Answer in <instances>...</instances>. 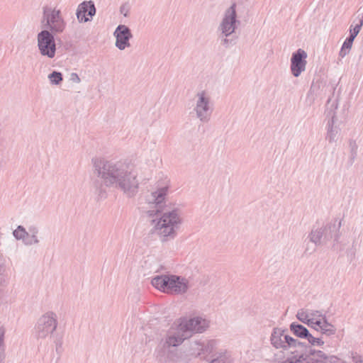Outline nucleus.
<instances>
[{"mask_svg":"<svg viewBox=\"0 0 363 363\" xmlns=\"http://www.w3.org/2000/svg\"><path fill=\"white\" fill-rule=\"evenodd\" d=\"M92 162L94 173L98 177L93 182L98 200L107 197L108 187L122 191L128 198L137 194L139 189L137 176L124 163L98 158L92 159Z\"/></svg>","mask_w":363,"mask_h":363,"instance_id":"nucleus-1","label":"nucleus"},{"mask_svg":"<svg viewBox=\"0 0 363 363\" xmlns=\"http://www.w3.org/2000/svg\"><path fill=\"white\" fill-rule=\"evenodd\" d=\"M287 330L274 328L270 336V343L276 349L287 351L290 354L279 363H340V358L328 354L322 350L312 349L304 342L286 334Z\"/></svg>","mask_w":363,"mask_h":363,"instance_id":"nucleus-2","label":"nucleus"},{"mask_svg":"<svg viewBox=\"0 0 363 363\" xmlns=\"http://www.w3.org/2000/svg\"><path fill=\"white\" fill-rule=\"evenodd\" d=\"M169 190L168 186L158 188L156 191L152 192L148 200L150 203L155 205V209L149 210L147 214L150 217L160 214L161 216L153 228L151 233H155L160 240L167 242L174 239L177 236V230L180 228L182 220L179 216V210L178 208H167L164 205L165 197Z\"/></svg>","mask_w":363,"mask_h":363,"instance_id":"nucleus-3","label":"nucleus"},{"mask_svg":"<svg viewBox=\"0 0 363 363\" xmlns=\"http://www.w3.org/2000/svg\"><path fill=\"white\" fill-rule=\"evenodd\" d=\"M209 327V322L201 317H194L189 319L184 318L178 325L174 332H168L165 339L161 341L164 347L170 349L182 344L184 340L190 337L193 333H202Z\"/></svg>","mask_w":363,"mask_h":363,"instance_id":"nucleus-4","label":"nucleus"},{"mask_svg":"<svg viewBox=\"0 0 363 363\" xmlns=\"http://www.w3.org/2000/svg\"><path fill=\"white\" fill-rule=\"evenodd\" d=\"M152 285L159 291L167 294L179 295L186 293L189 287L187 279L176 274L157 275L152 279Z\"/></svg>","mask_w":363,"mask_h":363,"instance_id":"nucleus-5","label":"nucleus"},{"mask_svg":"<svg viewBox=\"0 0 363 363\" xmlns=\"http://www.w3.org/2000/svg\"><path fill=\"white\" fill-rule=\"evenodd\" d=\"M57 317L56 313L48 311L42 315L34 327L35 337L39 339H45L51 337L57 327Z\"/></svg>","mask_w":363,"mask_h":363,"instance_id":"nucleus-6","label":"nucleus"},{"mask_svg":"<svg viewBox=\"0 0 363 363\" xmlns=\"http://www.w3.org/2000/svg\"><path fill=\"white\" fill-rule=\"evenodd\" d=\"M44 21L45 26L53 35L63 33L67 25L60 10L48 6L43 7V22Z\"/></svg>","mask_w":363,"mask_h":363,"instance_id":"nucleus-7","label":"nucleus"},{"mask_svg":"<svg viewBox=\"0 0 363 363\" xmlns=\"http://www.w3.org/2000/svg\"><path fill=\"white\" fill-rule=\"evenodd\" d=\"M38 48L42 56L52 59L57 51L55 35L48 30H42L37 35Z\"/></svg>","mask_w":363,"mask_h":363,"instance_id":"nucleus-8","label":"nucleus"},{"mask_svg":"<svg viewBox=\"0 0 363 363\" xmlns=\"http://www.w3.org/2000/svg\"><path fill=\"white\" fill-rule=\"evenodd\" d=\"M340 228L341 220L337 222L336 219L322 227L324 241L327 244L328 242L333 240V244L331 249L335 252H341L344 250L345 247V245H342L339 241L341 235L340 231Z\"/></svg>","mask_w":363,"mask_h":363,"instance_id":"nucleus-9","label":"nucleus"},{"mask_svg":"<svg viewBox=\"0 0 363 363\" xmlns=\"http://www.w3.org/2000/svg\"><path fill=\"white\" fill-rule=\"evenodd\" d=\"M240 21L237 19L236 4L233 3L224 13V17L220 24L219 28L225 37H230Z\"/></svg>","mask_w":363,"mask_h":363,"instance_id":"nucleus-10","label":"nucleus"},{"mask_svg":"<svg viewBox=\"0 0 363 363\" xmlns=\"http://www.w3.org/2000/svg\"><path fill=\"white\" fill-rule=\"evenodd\" d=\"M198 98L194 108L196 117L203 123H207L210 121L213 112V108L211 106V99L205 91L198 92Z\"/></svg>","mask_w":363,"mask_h":363,"instance_id":"nucleus-11","label":"nucleus"},{"mask_svg":"<svg viewBox=\"0 0 363 363\" xmlns=\"http://www.w3.org/2000/svg\"><path fill=\"white\" fill-rule=\"evenodd\" d=\"M307 53L303 49H298L292 53L290 69L294 77H298L306 69Z\"/></svg>","mask_w":363,"mask_h":363,"instance_id":"nucleus-12","label":"nucleus"},{"mask_svg":"<svg viewBox=\"0 0 363 363\" xmlns=\"http://www.w3.org/2000/svg\"><path fill=\"white\" fill-rule=\"evenodd\" d=\"M113 35L116 38L115 45L120 50H123L130 46V40L133 38L131 30L125 25H118Z\"/></svg>","mask_w":363,"mask_h":363,"instance_id":"nucleus-13","label":"nucleus"},{"mask_svg":"<svg viewBox=\"0 0 363 363\" xmlns=\"http://www.w3.org/2000/svg\"><path fill=\"white\" fill-rule=\"evenodd\" d=\"M96 9L93 1H84L80 3L76 11V16L79 23L91 21L96 15Z\"/></svg>","mask_w":363,"mask_h":363,"instance_id":"nucleus-14","label":"nucleus"},{"mask_svg":"<svg viewBox=\"0 0 363 363\" xmlns=\"http://www.w3.org/2000/svg\"><path fill=\"white\" fill-rule=\"evenodd\" d=\"M13 236L17 240H22L27 246L38 245L40 242L38 235L28 234L27 230L23 225H18L13 233Z\"/></svg>","mask_w":363,"mask_h":363,"instance_id":"nucleus-15","label":"nucleus"},{"mask_svg":"<svg viewBox=\"0 0 363 363\" xmlns=\"http://www.w3.org/2000/svg\"><path fill=\"white\" fill-rule=\"evenodd\" d=\"M330 116L327 123V135L325 139L332 143L336 141L337 135L339 133L340 129L337 125H335L337 118L335 113L330 110L327 114V117Z\"/></svg>","mask_w":363,"mask_h":363,"instance_id":"nucleus-16","label":"nucleus"},{"mask_svg":"<svg viewBox=\"0 0 363 363\" xmlns=\"http://www.w3.org/2000/svg\"><path fill=\"white\" fill-rule=\"evenodd\" d=\"M156 359L160 363H167L169 361L174 360L176 355L174 351L171 350L167 347H164V344L160 342L155 352Z\"/></svg>","mask_w":363,"mask_h":363,"instance_id":"nucleus-17","label":"nucleus"},{"mask_svg":"<svg viewBox=\"0 0 363 363\" xmlns=\"http://www.w3.org/2000/svg\"><path fill=\"white\" fill-rule=\"evenodd\" d=\"M208 363H233V359L231 354L226 350L220 349L215 354H213L211 358L203 357Z\"/></svg>","mask_w":363,"mask_h":363,"instance_id":"nucleus-18","label":"nucleus"},{"mask_svg":"<svg viewBox=\"0 0 363 363\" xmlns=\"http://www.w3.org/2000/svg\"><path fill=\"white\" fill-rule=\"evenodd\" d=\"M217 347V340H202V347L201 350V355H204V357H208V355H211V358L213 356V354H215L217 351H216Z\"/></svg>","mask_w":363,"mask_h":363,"instance_id":"nucleus-19","label":"nucleus"},{"mask_svg":"<svg viewBox=\"0 0 363 363\" xmlns=\"http://www.w3.org/2000/svg\"><path fill=\"white\" fill-rule=\"evenodd\" d=\"M308 238L311 242L315 245V246L327 245L323 240V231L322 228L311 230Z\"/></svg>","mask_w":363,"mask_h":363,"instance_id":"nucleus-20","label":"nucleus"},{"mask_svg":"<svg viewBox=\"0 0 363 363\" xmlns=\"http://www.w3.org/2000/svg\"><path fill=\"white\" fill-rule=\"evenodd\" d=\"M289 330L293 335L302 339L308 335L309 331L305 326L297 322L291 323L289 325Z\"/></svg>","mask_w":363,"mask_h":363,"instance_id":"nucleus-21","label":"nucleus"},{"mask_svg":"<svg viewBox=\"0 0 363 363\" xmlns=\"http://www.w3.org/2000/svg\"><path fill=\"white\" fill-rule=\"evenodd\" d=\"M358 23L352 28V25L350 28V37L352 38H355L357 35L359 34L362 26L363 25V13H359L357 15Z\"/></svg>","mask_w":363,"mask_h":363,"instance_id":"nucleus-22","label":"nucleus"},{"mask_svg":"<svg viewBox=\"0 0 363 363\" xmlns=\"http://www.w3.org/2000/svg\"><path fill=\"white\" fill-rule=\"evenodd\" d=\"M349 146L350 148V158L348 160L347 164L348 166H352L357 156V149L358 146L356 143V142L353 140H350L349 141Z\"/></svg>","mask_w":363,"mask_h":363,"instance_id":"nucleus-23","label":"nucleus"},{"mask_svg":"<svg viewBox=\"0 0 363 363\" xmlns=\"http://www.w3.org/2000/svg\"><path fill=\"white\" fill-rule=\"evenodd\" d=\"M201 347H202V340H201L191 342V345H190V348H189L190 354L192 356H194L196 357H201Z\"/></svg>","mask_w":363,"mask_h":363,"instance_id":"nucleus-24","label":"nucleus"},{"mask_svg":"<svg viewBox=\"0 0 363 363\" xmlns=\"http://www.w3.org/2000/svg\"><path fill=\"white\" fill-rule=\"evenodd\" d=\"M48 78L52 84L58 85L63 80L62 74L57 71H53L48 75Z\"/></svg>","mask_w":363,"mask_h":363,"instance_id":"nucleus-25","label":"nucleus"},{"mask_svg":"<svg viewBox=\"0 0 363 363\" xmlns=\"http://www.w3.org/2000/svg\"><path fill=\"white\" fill-rule=\"evenodd\" d=\"M296 318L299 321L304 324H306L307 323V320H308L309 319L308 314L303 309H301L298 311L296 314Z\"/></svg>","mask_w":363,"mask_h":363,"instance_id":"nucleus-26","label":"nucleus"},{"mask_svg":"<svg viewBox=\"0 0 363 363\" xmlns=\"http://www.w3.org/2000/svg\"><path fill=\"white\" fill-rule=\"evenodd\" d=\"M236 40H237V37L236 38H230L229 37H225V38H223L222 40V45L225 48H228L230 46L235 45L236 44Z\"/></svg>","mask_w":363,"mask_h":363,"instance_id":"nucleus-27","label":"nucleus"},{"mask_svg":"<svg viewBox=\"0 0 363 363\" xmlns=\"http://www.w3.org/2000/svg\"><path fill=\"white\" fill-rule=\"evenodd\" d=\"M354 40V39L352 38V37H350V36L347 37L346 39L345 40L343 44L342 45V47L344 48V49L350 50L352 48Z\"/></svg>","mask_w":363,"mask_h":363,"instance_id":"nucleus-28","label":"nucleus"},{"mask_svg":"<svg viewBox=\"0 0 363 363\" xmlns=\"http://www.w3.org/2000/svg\"><path fill=\"white\" fill-rule=\"evenodd\" d=\"M315 337L313 335H312L309 331H308V335H306V337L303 338V339H306L308 340V344H306V342H304L306 345L308 346H310L312 349L313 348V346H315Z\"/></svg>","mask_w":363,"mask_h":363,"instance_id":"nucleus-29","label":"nucleus"},{"mask_svg":"<svg viewBox=\"0 0 363 363\" xmlns=\"http://www.w3.org/2000/svg\"><path fill=\"white\" fill-rule=\"evenodd\" d=\"M315 337L313 335H312L309 331H308V335H306V337L303 338V339H306L308 340V344H306V342H304L306 345L308 346H310L312 349L313 348V346H315Z\"/></svg>","mask_w":363,"mask_h":363,"instance_id":"nucleus-30","label":"nucleus"},{"mask_svg":"<svg viewBox=\"0 0 363 363\" xmlns=\"http://www.w3.org/2000/svg\"><path fill=\"white\" fill-rule=\"evenodd\" d=\"M315 337L313 335H312L309 331H308V335H306V337L303 338V339H306L308 340V344H306V342H304L306 345L308 346H310L312 349L313 348V346H315Z\"/></svg>","mask_w":363,"mask_h":363,"instance_id":"nucleus-31","label":"nucleus"},{"mask_svg":"<svg viewBox=\"0 0 363 363\" xmlns=\"http://www.w3.org/2000/svg\"><path fill=\"white\" fill-rule=\"evenodd\" d=\"M336 328H323L320 330L322 335H325L328 337L332 336L336 333Z\"/></svg>","mask_w":363,"mask_h":363,"instance_id":"nucleus-32","label":"nucleus"},{"mask_svg":"<svg viewBox=\"0 0 363 363\" xmlns=\"http://www.w3.org/2000/svg\"><path fill=\"white\" fill-rule=\"evenodd\" d=\"M351 357L354 363H363V357L357 352H352L351 353Z\"/></svg>","mask_w":363,"mask_h":363,"instance_id":"nucleus-33","label":"nucleus"},{"mask_svg":"<svg viewBox=\"0 0 363 363\" xmlns=\"http://www.w3.org/2000/svg\"><path fill=\"white\" fill-rule=\"evenodd\" d=\"M318 316L323 318V323H322L323 328H335L333 324H331L330 323H329L328 321V319L325 315H322V314L319 313Z\"/></svg>","mask_w":363,"mask_h":363,"instance_id":"nucleus-34","label":"nucleus"},{"mask_svg":"<svg viewBox=\"0 0 363 363\" xmlns=\"http://www.w3.org/2000/svg\"><path fill=\"white\" fill-rule=\"evenodd\" d=\"M54 342L55 344V347H56V352L57 353H60L61 351V348H62V337H55V340H54Z\"/></svg>","mask_w":363,"mask_h":363,"instance_id":"nucleus-35","label":"nucleus"},{"mask_svg":"<svg viewBox=\"0 0 363 363\" xmlns=\"http://www.w3.org/2000/svg\"><path fill=\"white\" fill-rule=\"evenodd\" d=\"M28 234L38 235L39 233V229L36 225H30L27 231Z\"/></svg>","mask_w":363,"mask_h":363,"instance_id":"nucleus-36","label":"nucleus"},{"mask_svg":"<svg viewBox=\"0 0 363 363\" xmlns=\"http://www.w3.org/2000/svg\"><path fill=\"white\" fill-rule=\"evenodd\" d=\"M308 327L314 329L315 331L318 332V329L315 328V319L314 318H309L308 320H307V323H306Z\"/></svg>","mask_w":363,"mask_h":363,"instance_id":"nucleus-37","label":"nucleus"},{"mask_svg":"<svg viewBox=\"0 0 363 363\" xmlns=\"http://www.w3.org/2000/svg\"><path fill=\"white\" fill-rule=\"evenodd\" d=\"M70 79L75 83H79L81 82V79H80L79 75L75 72H72L71 74Z\"/></svg>","mask_w":363,"mask_h":363,"instance_id":"nucleus-38","label":"nucleus"},{"mask_svg":"<svg viewBox=\"0 0 363 363\" xmlns=\"http://www.w3.org/2000/svg\"><path fill=\"white\" fill-rule=\"evenodd\" d=\"M323 318L322 319H318V320H315V328H317L318 329V332L320 331L323 328Z\"/></svg>","mask_w":363,"mask_h":363,"instance_id":"nucleus-39","label":"nucleus"},{"mask_svg":"<svg viewBox=\"0 0 363 363\" xmlns=\"http://www.w3.org/2000/svg\"><path fill=\"white\" fill-rule=\"evenodd\" d=\"M350 50L344 49V48L341 47L340 50L339 52V56L343 58L350 52Z\"/></svg>","mask_w":363,"mask_h":363,"instance_id":"nucleus-40","label":"nucleus"},{"mask_svg":"<svg viewBox=\"0 0 363 363\" xmlns=\"http://www.w3.org/2000/svg\"><path fill=\"white\" fill-rule=\"evenodd\" d=\"M324 345V341L322 340V337H316L315 341V346H323Z\"/></svg>","mask_w":363,"mask_h":363,"instance_id":"nucleus-41","label":"nucleus"},{"mask_svg":"<svg viewBox=\"0 0 363 363\" xmlns=\"http://www.w3.org/2000/svg\"><path fill=\"white\" fill-rule=\"evenodd\" d=\"M313 92H314L313 84H312L311 86L309 91H308V94H307V100H308L310 99L311 96H313Z\"/></svg>","mask_w":363,"mask_h":363,"instance_id":"nucleus-42","label":"nucleus"},{"mask_svg":"<svg viewBox=\"0 0 363 363\" xmlns=\"http://www.w3.org/2000/svg\"><path fill=\"white\" fill-rule=\"evenodd\" d=\"M120 11H121V13H123V16H125V17H126V16H128V11H125L124 6H122L121 7V9H120Z\"/></svg>","mask_w":363,"mask_h":363,"instance_id":"nucleus-43","label":"nucleus"},{"mask_svg":"<svg viewBox=\"0 0 363 363\" xmlns=\"http://www.w3.org/2000/svg\"><path fill=\"white\" fill-rule=\"evenodd\" d=\"M317 313H319V311H313V312L311 313V315L312 316H315V315H316V314H317Z\"/></svg>","mask_w":363,"mask_h":363,"instance_id":"nucleus-44","label":"nucleus"}]
</instances>
